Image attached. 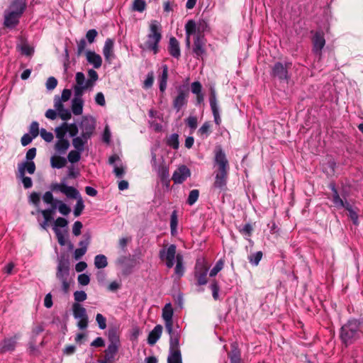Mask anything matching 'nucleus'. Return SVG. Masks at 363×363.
Wrapping results in <instances>:
<instances>
[{"mask_svg":"<svg viewBox=\"0 0 363 363\" xmlns=\"http://www.w3.org/2000/svg\"><path fill=\"white\" fill-rule=\"evenodd\" d=\"M72 312L74 318L79 319L77 326L81 330H84L88 326V316L86 309L79 303L72 304Z\"/></svg>","mask_w":363,"mask_h":363,"instance_id":"6","label":"nucleus"},{"mask_svg":"<svg viewBox=\"0 0 363 363\" xmlns=\"http://www.w3.org/2000/svg\"><path fill=\"white\" fill-rule=\"evenodd\" d=\"M81 152H79L77 150L70 151L67 156L69 162L71 163H75L79 161L81 158Z\"/></svg>","mask_w":363,"mask_h":363,"instance_id":"44","label":"nucleus"},{"mask_svg":"<svg viewBox=\"0 0 363 363\" xmlns=\"http://www.w3.org/2000/svg\"><path fill=\"white\" fill-rule=\"evenodd\" d=\"M77 200V203L74 209V215L75 217L79 216L84 208V204L82 197H79Z\"/></svg>","mask_w":363,"mask_h":363,"instance_id":"39","label":"nucleus"},{"mask_svg":"<svg viewBox=\"0 0 363 363\" xmlns=\"http://www.w3.org/2000/svg\"><path fill=\"white\" fill-rule=\"evenodd\" d=\"M40 135L41 138L48 143H50L53 140V134L50 132H48L44 128L40 130Z\"/></svg>","mask_w":363,"mask_h":363,"instance_id":"51","label":"nucleus"},{"mask_svg":"<svg viewBox=\"0 0 363 363\" xmlns=\"http://www.w3.org/2000/svg\"><path fill=\"white\" fill-rule=\"evenodd\" d=\"M209 103L211 108L213 115L214 121L216 125H219L221 123V119L219 114V109L218 106V101L216 99V91L214 88H211V94L209 97Z\"/></svg>","mask_w":363,"mask_h":363,"instance_id":"13","label":"nucleus"},{"mask_svg":"<svg viewBox=\"0 0 363 363\" xmlns=\"http://www.w3.org/2000/svg\"><path fill=\"white\" fill-rule=\"evenodd\" d=\"M230 363H240V351L234 347L228 354Z\"/></svg>","mask_w":363,"mask_h":363,"instance_id":"38","label":"nucleus"},{"mask_svg":"<svg viewBox=\"0 0 363 363\" xmlns=\"http://www.w3.org/2000/svg\"><path fill=\"white\" fill-rule=\"evenodd\" d=\"M177 96L173 100V107L179 112L183 106L187 104L189 96V88L185 86H180L177 88Z\"/></svg>","mask_w":363,"mask_h":363,"instance_id":"9","label":"nucleus"},{"mask_svg":"<svg viewBox=\"0 0 363 363\" xmlns=\"http://www.w3.org/2000/svg\"><path fill=\"white\" fill-rule=\"evenodd\" d=\"M168 78V67L167 65L162 66V73L160 77V90L163 92L167 88Z\"/></svg>","mask_w":363,"mask_h":363,"instance_id":"28","label":"nucleus"},{"mask_svg":"<svg viewBox=\"0 0 363 363\" xmlns=\"http://www.w3.org/2000/svg\"><path fill=\"white\" fill-rule=\"evenodd\" d=\"M103 54L106 60L111 62L113 58V41L111 39H107L103 49Z\"/></svg>","mask_w":363,"mask_h":363,"instance_id":"20","label":"nucleus"},{"mask_svg":"<svg viewBox=\"0 0 363 363\" xmlns=\"http://www.w3.org/2000/svg\"><path fill=\"white\" fill-rule=\"evenodd\" d=\"M66 129L71 137H74L78 133V128L75 123L67 124Z\"/></svg>","mask_w":363,"mask_h":363,"instance_id":"58","label":"nucleus"},{"mask_svg":"<svg viewBox=\"0 0 363 363\" xmlns=\"http://www.w3.org/2000/svg\"><path fill=\"white\" fill-rule=\"evenodd\" d=\"M94 265L97 269L105 268L108 265L107 258L104 255H98L94 258Z\"/></svg>","mask_w":363,"mask_h":363,"instance_id":"35","label":"nucleus"},{"mask_svg":"<svg viewBox=\"0 0 363 363\" xmlns=\"http://www.w3.org/2000/svg\"><path fill=\"white\" fill-rule=\"evenodd\" d=\"M215 166L217 169L215 172H226L229 171V163L225 152L221 148H218L215 151Z\"/></svg>","mask_w":363,"mask_h":363,"instance_id":"10","label":"nucleus"},{"mask_svg":"<svg viewBox=\"0 0 363 363\" xmlns=\"http://www.w3.org/2000/svg\"><path fill=\"white\" fill-rule=\"evenodd\" d=\"M89 139H85L82 135L79 137H75L72 140V145L79 152H83L84 150V144L87 142Z\"/></svg>","mask_w":363,"mask_h":363,"instance_id":"29","label":"nucleus"},{"mask_svg":"<svg viewBox=\"0 0 363 363\" xmlns=\"http://www.w3.org/2000/svg\"><path fill=\"white\" fill-rule=\"evenodd\" d=\"M96 320L99 325V328L104 330L106 328V320L101 313H98L96 315Z\"/></svg>","mask_w":363,"mask_h":363,"instance_id":"56","label":"nucleus"},{"mask_svg":"<svg viewBox=\"0 0 363 363\" xmlns=\"http://www.w3.org/2000/svg\"><path fill=\"white\" fill-rule=\"evenodd\" d=\"M84 101L83 99H78L73 98L72 101V111L76 115H81L83 112Z\"/></svg>","mask_w":363,"mask_h":363,"instance_id":"26","label":"nucleus"},{"mask_svg":"<svg viewBox=\"0 0 363 363\" xmlns=\"http://www.w3.org/2000/svg\"><path fill=\"white\" fill-rule=\"evenodd\" d=\"M86 88H84L82 86H74V98H77L78 99H82V95L84 94V91L86 90Z\"/></svg>","mask_w":363,"mask_h":363,"instance_id":"54","label":"nucleus"},{"mask_svg":"<svg viewBox=\"0 0 363 363\" xmlns=\"http://www.w3.org/2000/svg\"><path fill=\"white\" fill-rule=\"evenodd\" d=\"M82 134L85 139H89L94 132V125L93 122L87 118L84 119L81 123Z\"/></svg>","mask_w":363,"mask_h":363,"instance_id":"17","label":"nucleus"},{"mask_svg":"<svg viewBox=\"0 0 363 363\" xmlns=\"http://www.w3.org/2000/svg\"><path fill=\"white\" fill-rule=\"evenodd\" d=\"M69 147V142L67 139L57 140L55 143V150L61 154L65 153Z\"/></svg>","mask_w":363,"mask_h":363,"instance_id":"27","label":"nucleus"},{"mask_svg":"<svg viewBox=\"0 0 363 363\" xmlns=\"http://www.w3.org/2000/svg\"><path fill=\"white\" fill-rule=\"evenodd\" d=\"M205 42L203 38H200L199 35L194 40L193 51L196 57L199 58L205 53L204 49Z\"/></svg>","mask_w":363,"mask_h":363,"instance_id":"21","label":"nucleus"},{"mask_svg":"<svg viewBox=\"0 0 363 363\" xmlns=\"http://www.w3.org/2000/svg\"><path fill=\"white\" fill-rule=\"evenodd\" d=\"M78 282L80 285L86 286L90 282L89 276L86 274H82L78 276Z\"/></svg>","mask_w":363,"mask_h":363,"instance_id":"55","label":"nucleus"},{"mask_svg":"<svg viewBox=\"0 0 363 363\" xmlns=\"http://www.w3.org/2000/svg\"><path fill=\"white\" fill-rule=\"evenodd\" d=\"M224 266V261L223 259H219L213 268L210 272V277H215L223 268Z\"/></svg>","mask_w":363,"mask_h":363,"instance_id":"47","label":"nucleus"},{"mask_svg":"<svg viewBox=\"0 0 363 363\" xmlns=\"http://www.w3.org/2000/svg\"><path fill=\"white\" fill-rule=\"evenodd\" d=\"M199 196V191L197 189L191 190L189 193V195L188 196L187 199V203L190 206H192L196 203V201L198 200Z\"/></svg>","mask_w":363,"mask_h":363,"instance_id":"46","label":"nucleus"},{"mask_svg":"<svg viewBox=\"0 0 363 363\" xmlns=\"http://www.w3.org/2000/svg\"><path fill=\"white\" fill-rule=\"evenodd\" d=\"M22 13L23 1L21 0H16L5 11L4 23H18Z\"/></svg>","mask_w":363,"mask_h":363,"instance_id":"5","label":"nucleus"},{"mask_svg":"<svg viewBox=\"0 0 363 363\" xmlns=\"http://www.w3.org/2000/svg\"><path fill=\"white\" fill-rule=\"evenodd\" d=\"M16 341L15 337L5 338L0 342V353L4 354L15 349Z\"/></svg>","mask_w":363,"mask_h":363,"instance_id":"19","label":"nucleus"},{"mask_svg":"<svg viewBox=\"0 0 363 363\" xmlns=\"http://www.w3.org/2000/svg\"><path fill=\"white\" fill-rule=\"evenodd\" d=\"M75 80V86L91 89V87L87 85V79L86 80L85 76L82 72H79L76 74Z\"/></svg>","mask_w":363,"mask_h":363,"instance_id":"34","label":"nucleus"},{"mask_svg":"<svg viewBox=\"0 0 363 363\" xmlns=\"http://www.w3.org/2000/svg\"><path fill=\"white\" fill-rule=\"evenodd\" d=\"M39 125L37 122H33L30 126L29 133L31 136L35 138L39 134Z\"/></svg>","mask_w":363,"mask_h":363,"instance_id":"52","label":"nucleus"},{"mask_svg":"<svg viewBox=\"0 0 363 363\" xmlns=\"http://www.w3.org/2000/svg\"><path fill=\"white\" fill-rule=\"evenodd\" d=\"M360 334V323L357 320L353 319L348 320L342 326L340 337L342 342L347 346L357 340Z\"/></svg>","mask_w":363,"mask_h":363,"instance_id":"1","label":"nucleus"},{"mask_svg":"<svg viewBox=\"0 0 363 363\" xmlns=\"http://www.w3.org/2000/svg\"><path fill=\"white\" fill-rule=\"evenodd\" d=\"M74 298L77 303L82 302L87 298V295L84 291H76L74 293Z\"/></svg>","mask_w":363,"mask_h":363,"instance_id":"49","label":"nucleus"},{"mask_svg":"<svg viewBox=\"0 0 363 363\" xmlns=\"http://www.w3.org/2000/svg\"><path fill=\"white\" fill-rule=\"evenodd\" d=\"M197 26H201V24H186V32L188 40L191 35L196 34V30H199V26L197 28ZM202 26H203V24H202Z\"/></svg>","mask_w":363,"mask_h":363,"instance_id":"48","label":"nucleus"},{"mask_svg":"<svg viewBox=\"0 0 363 363\" xmlns=\"http://www.w3.org/2000/svg\"><path fill=\"white\" fill-rule=\"evenodd\" d=\"M84 239L79 242L81 248H84L87 250V247L90 243L91 237L89 235H84Z\"/></svg>","mask_w":363,"mask_h":363,"instance_id":"63","label":"nucleus"},{"mask_svg":"<svg viewBox=\"0 0 363 363\" xmlns=\"http://www.w3.org/2000/svg\"><path fill=\"white\" fill-rule=\"evenodd\" d=\"M174 311L171 303H166L162 308V318L164 321L165 329L169 335V338L180 337V330L174 328L173 325ZM177 328H179L178 326Z\"/></svg>","mask_w":363,"mask_h":363,"instance_id":"4","label":"nucleus"},{"mask_svg":"<svg viewBox=\"0 0 363 363\" xmlns=\"http://www.w3.org/2000/svg\"><path fill=\"white\" fill-rule=\"evenodd\" d=\"M40 212L45 219L43 223L42 224V227L43 228H45L48 222H50L52 219V214H50L48 210H42Z\"/></svg>","mask_w":363,"mask_h":363,"instance_id":"59","label":"nucleus"},{"mask_svg":"<svg viewBox=\"0 0 363 363\" xmlns=\"http://www.w3.org/2000/svg\"><path fill=\"white\" fill-rule=\"evenodd\" d=\"M190 175V169L185 165H182L174 171L172 179L175 184H182L189 177Z\"/></svg>","mask_w":363,"mask_h":363,"instance_id":"15","label":"nucleus"},{"mask_svg":"<svg viewBox=\"0 0 363 363\" xmlns=\"http://www.w3.org/2000/svg\"><path fill=\"white\" fill-rule=\"evenodd\" d=\"M157 173H158L159 177L160 178V179L162 182H169V169L167 166H165V165L160 166L158 168Z\"/></svg>","mask_w":363,"mask_h":363,"instance_id":"32","label":"nucleus"},{"mask_svg":"<svg viewBox=\"0 0 363 363\" xmlns=\"http://www.w3.org/2000/svg\"><path fill=\"white\" fill-rule=\"evenodd\" d=\"M208 267L203 262H197L195 267L194 277L196 280V285H205L208 282L207 274Z\"/></svg>","mask_w":363,"mask_h":363,"instance_id":"12","label":"nucleus"},{"mask_svg":"<svg viewBox=\"0 0 363 363\" xmlns=\"http://www.w3.org/2000/svg\"><path fill=\"white\" fill-rule=\"evenodd\" d=\"M175 274L181 277L184 274L183 257L180 254L177 255L176 267L174 269Z\"/></svg>","mask_w":363,"mask_h":363,"instance_id":"33","label":"nucleus"},{"mask_svg":"<svg viewBox=\"0 0 363 363\" xmlns=\"http://www.w3.org/2000/svg\"><path fill=\"white\" fill-rule=\"evenodd\" d=\"M180 337L169 338V353L167 363H182V354L179 350Z\"/></svg>","mask_w":363,"mask_h":363,"instance_id":"7","label":"nucleus"},{"mask_svg":"<svg viewBox=\"0 0 363 363\" xmlns=\"http://www.w3.org/2000/svg\"><path fill=\"white\" fill-rule=\"evenodd\" d=\"M271 74L273 77H277L279 80L287 81L289 77L288 75V68L286 65H284L281 62H277L273 66Z\"/></svg>","mask_w":363,"mask_h":363,"instance_id":"16","label":"nucleus"},{"mask_svg":"<svg viewBox=\"0 0 363 363\" xmlns=\"http://www.w3.org/2000/svg\"><path fill=\"white\" fill-rule=\"evenodd\" d=\"M67 126V123H64L60 127H57L55 128L56 138H57V140L66 139L65 135L67 133L66 129Z\"/></svg>","mask_w":363,"mask_h":363,"instance_id":"37","label":"nucleus"},{"mask_svg":"<svg viewBox=\"0 0 363 363\" xmlns=\"http://www.w3.org/2000/svg\"><path fill=\"white\" fill-rule=\"evenodd\" d=\"M186 123L190 128L195 130L198 124L197 118L196 116H189L186 119Z\"/></svg>","mask_w":363,"mask_h":363,"instance_id":"53","label":"nucleus"},{"mask_svg":"<svg viewBox=\"0 0 363 363\" xmlns=\"http://www.w3.org/2000/svg\"><path fill=\"white\" fill-rule=\"evenodd\" d=\"M163 328L161 325H157L154 329L150 332L147 337V343L150 345H154L160 338Z\"/></svg>","mask_w":363,"mask_h":363,"instance_id":"18","label":"nucleus"},{"mask_svg":"<svg viewBox=\"0 0 363 363\" xmlns=\"http://www.w3.org/2000/svg\"><path fill=\"white\" fill-rule=\"evenodd\" d=\"M162 39L161 27L157 24H151L147 35V40L141 46L143 49L152 51L154 54L159 52V43Z\"/></svg>","mask_w":363,"mask_h":363,"instance_id":"2","label":"nucleus"},{"mask_svg":"<svg viewBox=\"0 0 363 363\" xmlns=\"http://www.w3.org/2000/svg\"><path fill=\"white\" fill-rule=\"evenodd\" d=\"M167 145L177 150L179 147V135L176 133L172 134L167 139Z\"/></svg>","mask_w":363,"mask_h":363,"instance_id":"40","label":"nucleus"},{"mask_svg":"<svg viewBox=\"0 0 363 363\" xmlns=\"http://www.w3.org/2000/svg\"><path fill=\"white\" fill-rule=\"evenodd\" d=\"M145 2L143 0H135L133 4V8L135 11L142 12L145 9Z\"/></svg>","mask_w":363,"mask_h":363,"instance_id":"50","label":"nucleus"},{"mask_svg":"<svg viewBox=\"0 0 363 363\" xmlns=\"http://www.w3.org/2000/svg\"><path fill=\"white\" fill-rule=\"evenodd\" d=\"M311 33H313L311 39L313 44L312 51L318 57V59H320L322 56V50L325 45L324 33L322 30H316L315 32L312 31Z\"/></svg>","mask_w":363,"mask_h":363,"instance_id":"8","label":"nucleus"},{"mask_svg":"<svg viewBox=\"0 0 363 363\" xmlns=\"http://www.w3.org/2000/svg\"><path fill=\"white\" fill-rule=\"evenodd\" d=\"M160 257L165 261L167 268H172L177 260L176 245H170L167 249H162L160 251Z\"/></svg>","mask_w":363,"mask_h":363,"instance_id":"11","label":"nucleus"},{"mask_svg":"<svg viewBox=\"0 0 363 363\" xmlns=\"http://www.w3.org/2000/svg\"><path fill=\"white\" fill-rule=\"evenodd\" d=\"M262 257V252L261 251L252 254L249 256L248 259L250 262L255 266H257Z\"/></svg>","mask_w":363,"mask_h":363,"instance_id":"45","label":"nucleus"},{"mask_svg":"<svg viewBox=\"0 0 363 363\" xmlns=\"http://www.w3.org/2000/svg\"><path fill=\"white\" fill-rule=\"evenodd\" d=\"M56 203H57V208H58V210L60 213H62L64 216H67L70 213V211H71L70 208L67 205L64 203L62 201L56 200Z\"/></svg>","mask_w":363,"mask_h":363,"instance_id":"43","label":"nucleus"},{"mask_svg":"<svg viewBox=\"0 0 363 363\" xmlns=\"http://www.w3.org/2000/svg\"><path fill=\"white\" fill-rule=\"evenodd\" d=\"M169 54L174 57L179 58L180 56L179 44L178 40L174 37H172L169 39Z\"/></svg>","mask_w":363,"mask_h":363,"instance_id":"22","label":"nucleus"},{"mask_svg":"<svg viewBox=\"0 0 363 363\" xmlns=\"http://www.w3.org/2000/svg\"><path fill=\"white\" fill-rule=\"evenodd\" d=\"M86 60L89 63L94 65L95 68H99L102 64V60L99 55L96 54L94 52H86Z\"/></svg>","mask_w":363,"mask_h":363,"instance_id":"23","label":"nucleus"},{"mask_svg":"<svg viewBox=\"0 0 363 363\" xmlns=\"http://www.w3.org/2000/svg\"><path fill=\"white\" fill-rule=\"evenodd\" d=\"M88 74L89 79H87V85L91 86L92 89L95 84V82L98 79V74L95 70L90 69L88 72Z\"/></svg>","mask_w":363,"mask_h":363,"instance_id":"42","label":"nucleus"},{"mask_svg":"<svg viewBox=\"0 0 363 363\" xmlns=\"http://www.w3.org/2000/svg\"><path fill=\"white\" fill-rule=\"evenodd\" d=\"M202 86L200 82H194L191 85V90L193 94H198L201 93Z\"/></svg>","mask_w":363,"mask_h":363,"instance_id":"62","label":"nucleus"},{"mask_svg":"<svg viewBox=\"0 0 363 363\" xmlns=\"http://www.w3.org/2000/svg\"><path fill=\"white\" fill-rule=\"evenodd\" d=\"M82 223L80 221L74 222L72 227V233L75 236H79L81 234V230L82 228Z\"/></svg>","mask_w":363,"mask_h":363,"instance_id":"61","label":"nucleus"},{"mask_svg":"<svg viewBox=\"0 0 363 363\" xmlns=\"http://www.w3.org/2000/svg\"><path fill=\"white\" fill-rule=\"evenodd\" d=\"M63 194L69 199H76L81 197L79 191L73 186L65 185Z\"/></svg>","mask_w":363,"mask_h":363,"instance_id":"31","label":"nucleus"},{"mask_svg":"<svg viewBox=\"0 0 363 363\" xmlns=\"http://www.w3.org/2000/svg\"><path fill=\"white\" fill-rule=\"evenodd\" d=\"M331 190L333 191V201L335 207L340 208H345L346 206V202H344V201L340 197L338 192L335 188V186L334 184H330V185Z\"/></svg>","mask_w":363,"mask_h":363,"instance_id":"24","label":"nucleus"},{"mask_svg":"<svg viewBox=\"0 0 363 363\" xmlns=\"http://www.w3.org/2000/svg\"><path fill=\"white\" fill-rule=\"evenodd\" d=\"M43 200L48 204H52L55 201V200L53 199L52 194L50 191H47L44 194Z\"/></svg>","mask_w":363,"mask_h":363,"instance_id":"64","label":"nucleus"},{"mask_svg":"<svg viewBox=\"0 0 363 363\" xmlns=\"http://www.w3.org/2000/svg\"><path fill=\"white\" fill-rule=\"evenodd\" d=\"M209 287L212 291V296H213V298H214V300H218L219 299V291H220V287H219L218 283L216 280H213L211 283Z\"/></svg>","mask_w":363,"mask_h":363,"instance_id":"41","label":"nucleus"},{"mask_svg":"<svg viewBox=\"0 0 363 363\" xmlns=\"http://www.w3.org/2000/svg\"><path fill=\"white\" fill-rule=\"evenodd\" d=\"M228 173L215 172V181L213 188L218 189L220 191H225L227 189Z\"/></svg>","mask_w":363,"mask_h":363,"instance_id":"14","label":"nucleus"},{"mask_svg":"<svg viewBox=\"0 0 363 363\" xmlns=\"http://www.w3.org/2000/svg\"><path fill=\"white\" fill-rule=\"evenodd\" d=\"M349 212V216L352 220L354 225L358 224V214L357 212L352 207V206L346 202V206L345 208Z\"/></svg>","mask_w":363,"mask_h":363,"instance_id":"36","label":"nucleus"},{"mask_svg":"<svg viewBox=\"0 0 363 363\" xmlns=\"http://www.w3.org/2000/svg\"><path fill=\"white\" fill-rule=\"evenodd\" d=\"M50 162L52 167L60 169L66 165L67 160L60 156H52Z\"/></svg>","mask_w":363,"mask_h":363,"instance_id":"30","label":"nucleus"},{"mask_svg":"<svg viewBox=\"0 0 363 363\" xmlns=\"http://www.w3.org/2000/svg\"><path fill=\"white\" fill-rule=\"evenodd\" d=\"M118 346L116 342H112L105 351V361L101 363L110 362L117 352Z\"/></svg>","mask_w":363,"mask_h":363,"instance_id":"25","label":"nucleus"},{"mask_svg":"<svg viewBox=\"0 0 363 363\" xmlns=\"http://www.w3.org/2000/svg\"><path fill=\"white\" fill-rule=\"evenodd\" d=\"M57 80L55 77H50L46 82V88L48 90H52L57 86Z\"/></svg>","mask_w":363,"mask_h":363,"instance_id":"60","label":"nucleus"},{"mask_svg":"<svg viewBox=\"0 0 363 363\" xmlns=\"http://www.w3.org/2000/svg\"><path fill=\"white\" fill-rule=\"evenodd\" d=\"M56 278L62 284V289L65 294L69 291L72 283V277L69 275V262L67 260L60 259L58 261Z\"/></svg>","mask_w":363,"mask_h":363,"instance_id":"3","label":"nucleus"},{"mask_svg":"<svg viewBox=\"0 0 363 363\" xmlns=\"http://www.w3.org/2000/svg\"><path fill=\"white\" fill-rule=\"evenodd\" d=\"M58 114L60 117L64 121L69 120L72 116L70 111L65 108L60 110L58 111Z\"/></svg>","mask_w":363,"mask_h":363,"instance_id":"57","label":"nucleus"}]
</instances>
